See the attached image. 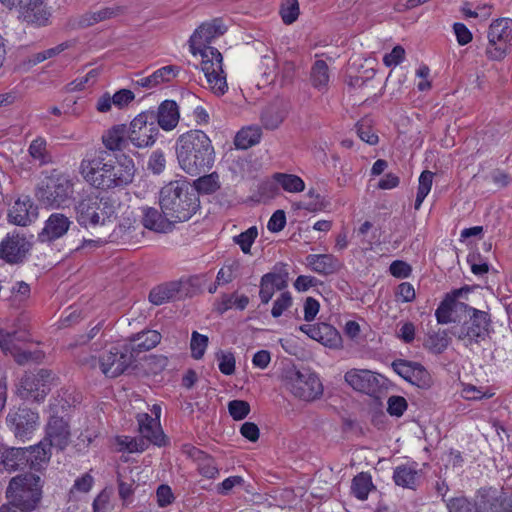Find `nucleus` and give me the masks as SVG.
<instances>
[{
    "label": "nucleus",
    "mask_w": 512,
    "mask_h": 512,
    "mask_svg": "<svg viewBox=\"0 0 512 512\" xmlns=\"http://www.w3.org/2000/svg\"><path fill=\"white\" fill-rule=\"evenodd\" d=\"M79 173L92 187L109 191L130 185L135 177L134 160L127 156L112 157L99 149L86 152L80 161Z\"/></svg>",
    "instance_id": "obj_1"
},
{
    "label": "nucleus",
    "mask_w": 512,
    "mask_h": 512,
    "mask_svg": "<svg viewBox=\"0 0 512 512\" xmlns=\"http://www.w3.org/2000/svg\"><path fill=\"white\" fill-rule=\"evenodd\" d=\"M227 28L219 18L201 24L189 39L190 51L202 57L201 69L206 77L209 89L217 96L228 90L226 75L223 70L222 54L209 46L215 38L222 36Z\"/></svg>",
    "instance_id": "obj_2"
},
{
    "label": "nucleus",
    "mask_w": 512,
    "mask_h": 512,
    "mask_svg": "<svg viewBox=\"0 0 512 512\" xmlns=\"http://www.w3.org/2000/svg\"><path fill=\"white\" fill-rule=\"evenodd\" d=\"M176 156L180 167L197 176L211 169L215 151L210 138L201 130H190L176 141Z\"/></svg>",
    "instance_id": "obj_3"
},
{
    "label": "nucleus",
    "mask_w": 512,
    "mask_h": 512,
    "mask_svg": "<svg viewBox=\"0 0 512 512\" xmlns=\"http://www.w3.org/2000/svg\"><path fill=\"white\" fill-rule=\"evenodd\" d=\"M159 204L162 213L177 222L189 220L198 208V199L184 181H172L161 188Z\"/></svg>",
    "instance_id": "obj_4"
},
{
    "label": "nucleus",
    "mask_w": 512,
    "mask_h": 512,
    "mask_svg": "<svg viewBox=\"0 0 512 512\" xmlns=\"http://www.w3.org/2000/svg\"><path fill=\"white\" fill-rule=\"evenodd\" d=\"M119 202L112 196L87 194L75 204L76 220L82 227L105 225L116 216Z\"/></svg>",
    "instance_id": "obj_5"
},
{
    "label": "nucleus",
    "mask_w": 512,
    "mask_h": 512,
    "mask_svg": "<svg viewBox=\"0 0 512 512\" xmlns=\"http://www.w3.org/2000/svg\"><path fill=\"white\" fill-rule=\"evenodd\" d=\"M43 481L33 473H23L12 477L5 490L7 500L22 511H34L42 498Z\"/></svg>",
    "instance_id": "obj_6"
},
{
    "label": "nucleus",
    "mask_w": 512,
    "mask_h": 512,
    "mask_svg": "<svg viewBox=\"0 0 512 512\" xmlns=\"http://www.w3.org/2000/svg\"><path fill=\"white\" fill-rule=\"evenodd\" d=\"M284 385L296 398L311 402L323 395L324 387L319 376L309 369L286 371Z\"/></svg>",
    "instance_id": "obj_7"
},
{
    "label": "nucleus",
    "mask_w": 512,
    "mask_h": 512,
    "mask_svg": "<svg viewBox=\"0 0 512 512\" xmlns=\"http://www.w3.org/2000/svg\"><path fill=\"white\" fill-rule=\"evenodd\" d=\"M464 310L469 314V319L455 329L452 334L466 347H470L479 344L489 335L491 317L488 312L468 305H464Z\"/></svg>",
    "instance_id": "obj_8"
},
{
    "label": "nucleus",
    "mask_w": 512,
    "mask_h": 512,
    "mask_svg": "<svg viewBox=\"0 0 512 512\" xmlns=\"http://www.w3.org/2000/svg\"><path fill=\"white\" fill-rule=\"evenodd\" d=\"M83 364L91 368H100L101 372L110 378L121 375L133 362V355L128 346L112 347L105 351L99 358L91 356L81 360Z\"/></svg>",
    "instance_id": "obj_9"
},
{
    "label": "nucleus",
    "mask_w": 512,
    "mask_h": 512,
    "mask_svg": "<svg viewBox=\"0 0 512 512\" xmlns=\"http://www.w3.org/2000/svg\"><path fill=\"white\" fill-rule=\"evenodd\" d=\"M159 129L155 124L153 110L143 111L138 114L127 128V138L137 148L152 146L157 139Z\"/></svg>",
    "instance_id": "obj_10"
},
{
    "label": "nucleus",
    "mask_w": 512,
    "mask_h": 512,
    "mask_svg": "<svg viewBox=\"0 0 512 512\" xmlns=\"http://www.w3.org/2000/svg\"><path fill=\"white\" fill-rule=\"evenodd\" d=\"M73 182L66 176L50 178L46 185L37 190L38 200L50 208L66 206L73 196Z\"/></svg>",
    "instance_id": "obj_11"
},
{
    "label": "nucleus",
    "mask_w": 512,
    "mask_h": 512,
    "mask_svg": "<svg viewBox=\"0 0 512 512\" xmlns=\"http://www.w3.org/2000/svg\"><path fill=\"white\" fill-rule=\"evenodd\" d=\"M487 56L492 60L503 59L512 45V19L494 20L488 30Z\"/></svg>",
    "instance_id": "obj_12"
},
{
    "label": "nucleus",
    "mask_w": 512,
    "mask_h": 512,
    "mask_svg": "<svg viewBox=\"0 0 512 512\" xmlns=\"http://www.w3.org/2000/svg\"><path fill=\"white\" fill-rule=\"evenodd\" d=\"M51 380L52 373L45 369L27 373L17 386V395L24 400L43 401L50 391Z\"/></svg>",
    "instance_id": "obj_13"
},
{
    "label": "nucleus",
    "mask_w": 512,
    "mask_h": 512,
    "mask_svg": "<svg viewBox=\"0 0 512 512\" xmlns=\"http://www.w3.org/2000/svg\"><path fill=\"white\" fill-rule=\"evenodd\" d=\"M9 10H15L22 21L36 26H45L50 14L46 10L44 0H0Z\"/></svg>",
    "instance_id": "obj_14"
},
{
    "label": "nucleus",
    "mask_w": 512,
    "mask_h": 512,
    "mask_svg": "<svg viewBox=\"0 0 512 512\" xmlns=\"http://www.w3.org/2000/svg\"><path fill=\"white\" fill-rule=\"evenodd\" d=\"M39 415L26 407L10 409L6 416V425L17 439L22 441L31 438L38 426Z\"/></svg>",
    "instance_id": "obj_15"
},
{
    "label": "nucleus",
    "mask_w": 512,
    "mask_h": 512,
    "mask_svg": "<svg viewBox=\"0 0 512 512\" xmlns=\"http://www.w3.org/2000/svg\"><path fill=\"white\" fill-rule=\"evenodd\" d=\"M31 249V243L19 233L10 232L0 241V259L8 264H21Z\"/></svg>",
    "instance_id": "obj_16"
},
{
    "label": "nucleus",
    "mask_w": 512,
    "mask_h": 512,
    "mask_svg": "<svg viewBox=\"0 0 512 512\" xmlns=\"http://www.w3.org/2000/svg\"><path fill=\"white\" fill-rule=\"evenodd\" d=\"M479 512H512V494L493 487L481 488L476 493Z\"/></svg>",
    "instance_id": "obj_17"
},
{
    "label": "nucleus",
    "mask_w": 512,
    "mask_h": 512,
    "mask_svg": "<svg viewBox=\"0 0 512 512\" xmlns=\"http://www.w3.org/2000/svg\"><path fill=\"white\" fill-rule=\"evenodd\" d=\"M38 217V208L29 196L19 197L8 213V220L18 226H27Z\"/></svg>",
    "instance_id": "obj_18"
},
{
    "label": "nucleus",
    "mask_w": 512,
    "mask_h": 512,
    "mask_svg": "<svg viewBox=\"0 0 512 512\" xmlns=\"http://www.w3.org/2000/svg\"><path fill=\"white\" fill-rule=\"evenodd\" d=\"M72 221L62 213H52L44 223V227L38 234L41 242H53L62 238L69 230Z\"/></svg>",
    "instance_id": "obj_19"
},
{
    "label": "nucleus",
    "mask_w": 512,
    "mask_h": 512,
    "mask_svg": "<svg viewBox=\"0 0 512 512\" xmlns=\"http://www.w3.org/2000/svg\"><path fill=\"white\" fill-rule=\"evenodd\" d=\"M289 274L286 270L273 271L264 274L260 280L259 297L263 304H267L275 291H281L288 285Z\"/></svg>",
    "instance_id": "obj_20"
},
{
    "label": "nucleus",
    "mask_w": 512,
    "mask_h": 512,
    "mask_svg": "<svg viewBox=\"0 0 512 512\" xmlns=\"http://www.w3.org/2000/svg\"><path fill=\"white\" fill-rule=\"evenodd\" d=\"M468 287H462L455 289L451 293H448L445 298L441 301L438 308L435 311V317L438 324H448L453 321L452 314L458 308H464V303L458 302L457 299L462 297L463 294L469 292Z\"/></svg>",
    "instance_id": "obj_21"
},
{
    "label": "nucleus",
    "mask_w": 512,
    "mask_h": 512,
    "mask_svg": "<svg viewBox=\"0 0 512 512\" xmlns=\"http://www.w3.org/2000/svg\"><path fill=\"white\" fill-rule=\"evenodd\" d=\"M46 437L49 440V446L63 450L70 441L68 423L61 417H51L47 425Z\"/></svg>",
    "instance_id": "obj_22"
},
{
    "label": "nucleus",
    "mask_w": 512,
    "mask_h": 512,
    "mask_svg": "<svg viewBox=\"0 0 512 512\" xmlns=\"http://www.w3.org/2000/svg\"><path fill=\"white\" fill-rule=\"evenodd\" d=\"M24 448L8 447L0 442V472L11 473L27 466Z\"/></svg>",
    "instance_id": "obj_23"
},
{
    "label": "nucleus",
    "mask_w": 512,
    "mask_h": 512,
    "mask_svg": "<svg viewBox=\"0 0 512 512\" xmlns=\"http://www.w3.org/2000/svg\"><path fill=\"white\" fill-rule=\"evenodd\" d=\"M345 381L354 389L370 394L378 387V380L370 370L352 369L345 373Z\"/></svg>",
    "instance_id": "obj_24"
},
{
    "label": "nucleus",
    "mask_w": 512,
    "mask_h": 512,
    "mask_svg": "<svg viewBox=\"0 0 512 512\" xmlns=\"http://www.w3.org/2000/svg\"><path fill=\"white\" fill-rule=\"evenodd\" d=\"M155 124L165 131L173 130L179 123V106L173 100H164L155 112Z\"/></svg>",
    "instance_id": "obj_25"
},
{
    "label": "nucleus",
    "mask_w": 512,
    "mask_h": 512,
    "mask_svg": "<svg viewBox=\"0 0 512 512\" xmlns=\"http://www.w3.org/2000/svg\"><path fill=\"white\" fill-rule=\"evenodd\" d=\"M142 224L145 228L158 232L167 233L172 231L173 224L175 223L171 217L163 214L153 207L143 208Z\"/></svg>",
    "instance_id": "obj_26"
},
{
    "label": "nucleus",
    "mask_w": 512,
    "mask_h": 512,
    "mask_svg": "<svg viewBox=\"0 0 512 512\" xmlns=\"http://www.w3.org/2000/svg\"><path fill=\"white\" fill-rule=\"evenodd\" d=\"M137 422L139 433L143 438L158 446L164 444V434L157 419H152V415L147 413H139Z\"/></svg>",
    "instance_id": "obj_27"
},
{
    "label": "nucleus",
    "mask_w": 512,
    "mask_h": 512,
    "mask_svg": "<svg viewBox=\"0 0 512 512\" xmlns=\"http://www.w3.org/2000/svg\"><path fill=\"white\" fill-rule=\"evenodd\" d=\"M417 466V463L413 462L395 467L393 472L395 484L402 488L415 490L421 478V470Z\"/></svg>",
    "instance_id": "obj_28"
},
{
    "label": "nucleus",
    "mask_w": 512,
    "mask_h": 512,
    "mask_svg": "<svg viewBox=\"0 0 512 512\" xmlns=\"http://www.w3.org/2000/svg\"><path fill=\"white\" fill-rule=\"evenodd\" d=\"M306 265L315 273L327 276L339 270L340 261L332 254H309Z\"/></svg>",
    "instance_id": "obj_29"
},
{
    "label": "nucleus",
    "mask_w": 512,
    "mask_h": 512,
    "mask_svg": "<svg viewBox=\"0 0 512 512\" xmlns=\"http://www.w3.org/2000/svg\"><path fill=\"white\" fill-rule=\"evenodd\" d=\"M128 141L125 125H115L102 135L103 145L113 152L125 149Z\"/></svg>",
    "instance_id": "obj_30"
},
{
    "label": "nucleus",
    "mask_w": 512,
    "mask_h": 512,
    "mask_svg": "<svg viewBox=\"0 0 512 512\" xmlns=\"http://www.w3.org/2000/svg\"><path fill=\"white\" fill-rule=\"evenodd\" d=\"M130 341L131 347L129 349L131 353H140L156 347L161 341V334L155 330L142 331L133 335Z\"/></svg>",
    "instance_id": "obj_31"
},
{
    "label": "nucleus",
    "mask_w": 512,
    "mask_h": 512,
    "mask_svg": "<svg viewBox=\"0 0 512 512\" xmlns=\"http://www.w3.org/2000/svg\"><path fill=\"white\" fill-rule=\"evenodd\" d=\"M311 339L316 340L329 348H340L342 337L338 330L327 323H318Z\"/></svg>",
    "instance_id": "obj_32"
},
{
    "label": "nucleus",
    "mask_w": 512,
    "mask_h": 512,
    "mask_svg": "<svg viewBox=\"0 0 512 512\" xmlns=\"http://www.w3.org/2000/svg\"><path fill=\"white\" fill-rule=\"evenodd\" d=\"M180 291L178 282H168L154 287L149 293V301L154 305H162L176 298Z\"/></svg>",
    "instance_id": "obj_33"
},
{
    "label": "nucleus",
    "mask_w": 512,
    "mask_h": 512,
    "mask_svg": "<svg viewBox=\"0 0 512 512\" xmlns=\"http://www.w3.org/2000/svg\"><path fill=\"white\" fill-rule=\"evenodd\" d=\"M24 451H26L27 466L36 471L41 470L48 463L51 455L44 442L24 448Z\"/></svg>",
    "instance_id": "obj_34"
},
{
    "label": "nucleus",
    "mask_w": 512,
    "mask_h": 512,
    "mask_svg": "<svg viewBox=\"0 0 512 512\" xmlns=\"http://www.w3.org/2000/svg\"><path fill=\"white\" fill-rule=\"evenodd\" d=\"M122 9L118 6L105 7L97 11H90L82 15L79 19V25L81 27H89L98 22L113 18L121 14Z\"/></svg>",
    "instance_id": "obj_35"
},
{
    "label": "nucleus",
    "mask_w": 512,
    "mask_h": 512,
    "mask_svg": "<svg viewBox=\"0 0 512 512\" xmlns=\"http://www.w3.org/2000/svg\"><path fill=\"white\" fill-rule=\"evenodd\" d=\"M330 76L329 68L324 60H316L312 65L310 72V81L314 88L321 92L328 89Z\"/></svg>",
    "instance_id": "obj_36"
},
{
    "label": "nucleus",
    "mask_w": 512,
    "mask_h": 512,
    "mask_svg": "<svg viewBox=\"0 0 512 512\" xmlns=\"http://www.w3.org/2000/svg\"><path fill=\"white\" fill-rule=\"evenodd\" d=\"M450 343V337L447 330H431L427 333L424 341V347L434 354L442 353Z\"/></svg>",
    "instance_id": "obj_37"
},
{
    "label": "nucleus",
    "mask_w": 512,
    "mask_h": 512,
    "mask_svg": "<svg viewBox=\"0 0 512 512\" xmlns=\"http://www.w3.org/2000/svg\"><path fill=\"white\" fill-rule=\"evenodd\" d=\"M262 130L259 126L242 128L235 136V146L238 149H248L259 143Z\"/></svg>",
    "instance_id": "obj_38"
},
{
    "label": "nucleus",
    "mask_w": 512,
    "mask_h": 512,
    "mask_svg": "<svg viewBox=\"0 0 512 512\" xmlns=\"http://www.w3.org/2000/svg\"><path fill=\"white\" fill-rule=\"evenodd\" d=\"M29 156L38 166H44L52 162V157L47 149V141L43 137H37L29 145Z\"/></svg>",
    "instance_id": "obj_39"
},
{
    "label": "nucleus",
    "mask_w": 512,
    "mask_h": 512,
    "mask_svg": "<svg viewBox=\"0 0 512 512\" xmlns=\"http://www.w3.org/2000/svg\"><path fill=\"white\" fill-rule=\"evenodd\" d=\"M370 474L361 472L352 479L351 493L359 500L364 501L374 489Z\"/></svg>",
    "instance_id": "obj_40"
},
{
    "label": "nucleus",
    "mask_w": 512,
    "mask_h": 512,
    "mask_svg": "<svg viewBox=\"0 0 512 512\" xmlns=\"http://www.w3.org/2000/svg\"><path fill=\"white\" fill-rule=\"evenodd\" d=\"M286 118V112L278 105H270L265 108L261 115V122L266 129L274 130Z\"/></svg>",
    "instance_id": "obj_41"
},
{
    "label": "nucleus",
    "mask_w": 512,
    "mask_h": 512,
    "mask_svg": "<svg viewBox=\"0 0 512 512\" xmlns=\"http://www.w3.org/2000/svg\"><path fill=\"white\" fill-rule=\"evenodd\" d=\"M273 178L285 191L289 193H299L305 189L304 181L297 175L275 173Z\"/></svg>",
    "instance_id": "obj_42"
},
{
    "label": "nucleus",
    "mask_w": 512,
    "mask_h": 512,
    "mask_svg": "<svg viewBox=\"0 0 512 512\" xmlns=\"http://www.w3.org/2000/svg\"><path fill=\"white\" fill-rule=\"evenodd\" d=\"M448 512H479L478 501L465 496L453 497L447 502Z\"/></svg>",
    "instance_id": "obj_43"
},
{
    "label": "nucleus",
    "mask_w": 512,
    "mask_h": 512,
    "mask_svg": "<svg viewBox=\"0 0 512 512\" xmlns=\"http://www.w3.org/2000/svg\"><path fill=\"white\" fill-rule=\"evenodd\" d=\"M258 237V228L251 226L244 232L233 237V242L237 244L244 254H251V247Z\"/></svg>",
    "instance_id": "obj_44"
},
{
    "label": "nucleus",
    "mask_w": 512,
    "mask_h": 512,
    "mask_svg": "<svg viewBox=\"0 0 512 512\" xmlns=\"http://www.w3.org/2000/svg\"><path fill=\"white\" fill-rule=\"evenodd\" d=\"M180 72V68L176 65H167L154 71L151 76L155 87L160 84L171 82Z\"/></svg>",
    "instance_id": "obj_45"
},
{
    "label": "nucleus",
    "mask_w": 512,
    "mask_h": 512,
    "mask_svg": "<svg viewBox=\"0 0 512 512\" xmlns=\"http://www.w3.org/2000/svg\"><path fill=\"white\" fill-rule=\"evenodd\" d=\"M209 339L206 335L193 331L191 335L190 349L194 359L199 360L204 356Z\"/></svg>",
    "instance_id": "obj_46"
},
{
    "label": "nucleus",
    "mask_w": 512,
    "mask_h": 512,
    "mask_svg": "<svg viewBox=\"0 0 512 512\" xmlns=\"http://www.w3.org/2000/svg\"><path fill=\"white\" fill-rule=\"evenodd\" d=\"M195 187L199 192L213 193L220 187L219 177L216 173L203 175L195 181Z\"/></svg>",
    "instance_id": "obj_47"
},
{
    "label": "nucleus",
    "mask_w": 512,
    "mask_h": 512,
    "mask_svg": "<svg viewBox=\"0 0 512 512\" xmlns=\"http://www.w3.org/2000/svg\"><path fill=\"white\" fill-rule=\"evenodd\" d=\"M280 15L285 24L294 23L299 16L298 0H285L281 5Z\"/></svg>",
    "instance_id": "obj_48"
},
{
    "label": "nucleus",
    "mask_w": 512,
    "mask_h": 512,
    "mask_svg": "<svg viewBox=\"0 0 512 512\" xmlns=\"http://www.w3.org/2000/svg\"><path fill=\"white\" fill-rule=\"evenodd\" d=\"M215 356L221 373L232 375L235 372V357L232 352L219 350Z\"/></svg>",
    "instance_id": "obj_49"
},
{
    "label": "nucleus",
    "mask_w": 512,
    "mask_h": 512,
    "mask_svg": "<svg viewBox=\"0 0 512 512\" xmlns=\"http://www.w3.org/2000/svg\"><path fill=\"white\" fill-rule=\"evenodd\" d=\"M356 131L359 138L369 145H375L378 143V135L375 134L368 120H361L356 124Z\"/></svg>",
    "instance_id": "obj_50"
},
{
    "label": "nucleus",
    "mask_w": 512,
    "mask_h": 512,
    "mask_svg": "<svg viewBox=\"0 0 512 512\" xmlns=\"http://www.w3.org/2000/svg\"><path fill=\"white\" fill-rule=\"evenodd\" d=\"M420 364L403 359H397L392 363L393 370L406 381H409Z\"/></svg>",
    "instance_id": "obj_51"
},
{
    "label": "nucleus",
    "mask_w": 512,
    "mask_h": 512,
    "mask_svg": "<svg viewBox=\"0 0 512 512\" xmlns=\"http://www.w3.org/2000/svg\"><path fill=\"white\" fill-rule=\"evenodd\" d=\"M228 411L234 420L240 421L249 414L250 405L244 400H232L228 403Z\"/></svg>",
    "instance_id": "obj_52"
},
{
    "label": "nucleus",
    "mask_w": 512,
    "mask_h": 512,
    "mask_svg": "<svg viewBox=\"0 0 512 512\" xmlns=\"http://www.w3.org/2000/svg\"><path fill=\"white\" fill-rule=\"evenodd\" d=\"M408 382L421 389H428L433 383L431 375L421 364L416 367L415 372Z\"/></svg>",
    "instance_id": "obj_53"
},
{
    "label": "nucleus",
    "mask_w": 512,
    "mask_h": 512,
    "mask_svg": "<svg viewBox=\"0 0 512 512\" xmlns=\"http://www.w3.org/2000/svg\"><path fill=\"white\" fill-rule=\"evenodd\" d=\"M67 47H68V45L66 43H61V44L57 45L56 47L49 48L44 51L35 53L30 57L29 63L32 65L39 64L47 59L53 58L56 55L60 54Z\"/></svg>",
    "instance_id": "obj_54"
},
{
    "label": "nucleus",
    "mask_w": 512,
    "mask_h": 512,
    "mask_svg": "<svg viewBox=\"0 0 512 512\" xmlns=\"http://www.w3.org/2000/svg\"><path fill=\"white\" fill-rule=\"evenodd\" d=\"M147 167L153 174H161L166 167L164 153L161 150L153 151L149 157Z\"/></svg>",
    "instance_id": "obj_55"
},
{
    "label": "nucleus",
    "mask_w": 512,
    "mask_h": 512,
    "mask_svg": "<svg viewBox=\"0 0 512 512\" xmlns=\"http://www.w3.org/2000/svg\"><path fill=\"white\" fill-rule=\"evenodd\" d=\"M387 405V412L395 417H401L407 409V401L402 396L389 397Z\"/></svg>",
    "instance_id": "obj_56"
},
{
    "label": "nucleus",
    "mask_w": 512,
    "mask_h": 512,
    "mask_svg": "<svg viewBox=\"0 0 512 512\" xmlns=\"http://www.w3.org/2000/svg\"><path fill=\"white\" fill-rule=\"evenodd\" d=\"M292 305V297L289 292H282L274 301L271 314L274 318L280 317Z\"/></svg>",
    "instance_id": "obj_57"
},
{
    "label": "nucleus",
    "mask_w": 512,
    "mask_h": 512,
    "mask_svg": "<svg viewBox=\"0 0 512 512\" xmlns=\"http://www.w3.org/2000/svg\"><path fill=\"white\" fill-rule=\"evenodd\" d=\"M467 262L470 265L474 275L482 276L489 271V264L481 261L480 253H471L467 256Z\"/></svg>",
    "instance_id": "obj_58"
},
{
    "label": "nucleus",
    "mask_w": 512,
    "mask_h": 512,
    "mask_svg": "<svg viewBox=\"0 0 512 512\" xmlns=\"http://www.w3.org/2000/svg\"><path fill=\"white\" fill-rule=\"evenodd\" d=\"M405 58V49L397 45L395 46L390 53H387L383 57V63L387 67H395L400 64Z\"/></svg>",
    "instance_id": "obj_59"
},
{
    "label": "nucleus",
    "mask_w": 512,
    "mask_h": 512,
    "mask_svg": "<svg viewBox=\"0 0 512 512\" xmlns=\"http://www.w3.org/2000/svg\"><path fill=\"white\" fill-rule=\"evenodd\" d=\"M286 225V215L283 210H276L270 217L267 229L270 232L276 233L284 229Z\"/></svg>",
    "instance_id": "obj_60"
},
{
    "label": "nucleus",
    "mask_w": 512,
    "mask_h": 512,
    "mask_svg": "<svg viewBox=\"0 0 512 512\" xmlns=\"http://www.w3.org/2000/svg\"><path fill=\"white\" fill-rule=\"evenodd\" d=\"M415 296V289L411 283L402 282L398 285L396 291L397 300H400L403 303H409L415 299Z\"/></svg>",
    "instance_id": "obj_61"
},
{
    "label": "nucleus",
    "mask_w": 512,
    "mask_h": 512,
    "mask_svg": "<svg viewBox=\"0 0 512 512\" xmlns=\"http://www.w3.org/2000/svg\"><path fill=\"white\" fill-rule=\"evenodd\" d=\"M453 31L459 45L464 46L472 41V33L463 23H454Z\"/></svg>",
    "instance_id": "obj_62"
},
{
    "label": "nucleus",
    "mask_w": 512,
    "mask_h": 512,
    "mask_svg": "<svg viewBox=\"0 0 512 512\" xmlns=\"http://www.w3.org/2000/svg\"><path fill=\"white\" fill-rule=\"evenodd\" d=\"M390 273L397 278H407L411 274V266L404 261H393L389 267Z\"/></svg>",
    "instance_id": "obj_63"
},
{
    "label": "nucleus",
    "mask_w": 512,
    "mask_h": 512,
    "mask_svg": "<svg viewBox=\"0 0 512 512\" xmlns=\"http://www.w3.org/2000/svg\"><path fill=\"white\" fill-rule=\"evenodd\" d=\"M134 98V93L128 89H121L112 96L113 104L118 108L127 106Z\"/></svg>",
    "instance_id": "obj_64"
}]
</instances>
